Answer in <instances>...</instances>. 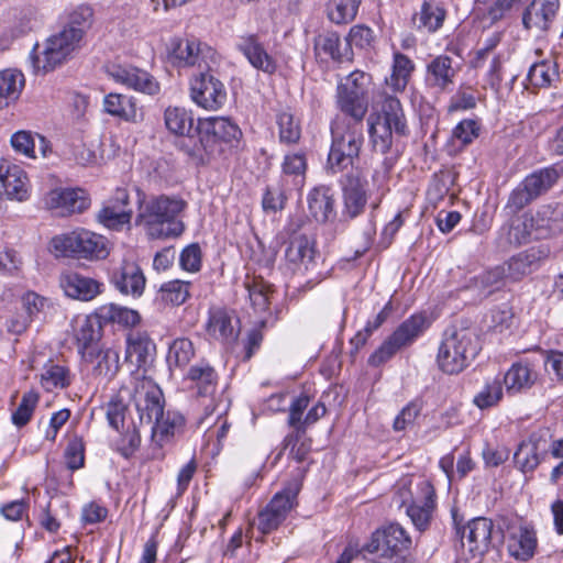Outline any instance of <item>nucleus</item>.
I'll use <instances>...</instances> for the list:
<instances>
[{
    "label": "nucleus",
    "instance_id": "1",
    "mask_svg": "<svg viewBox=\"0 0 563 563\" xmlns=\"http://www.w3.org/2000/svg\"><path fill=\"white\" fill-rule=\"evenodd\" d=\"M137 212L135 224L142 225L152 239L176 238L184 231L178 217L187 208V202L175 195H146L136 189Z\"/></svg>",
    "mask_w": 563,
    "mask_h": 563
},
{
    "label": "nucleus",
    "instance_id": "2",
    "mask_svg": "<svg viewBox=\"0 0 563 563\" xmlns=\"http://www.w3.org/2000/svg\"><path fill=\"white\" fill-rule=\"evenodd\" d=\"M331 147L327 159V168L332 174L341 173L351 167L360 158L364 142L363 124L345 118H336L331 124Z\"/></svg>",
    "mask_w": 563,
    "mask_h": 563
},
{
    "label": "nucleus",
    "instance_id": "3",
    "mask_svg": "<svg viewBox=\"0 0 563 563\" xmlns=\"http://www.w3.org/2000/svg\"><path fill=\"white\" fill-rule=\"evenodd\" d=\"M478 351V340L474 331L455 329L445 335L439 347V367L446 374H459L468 366Z\"/></svg>",
    "mask_w": 563,
    "mask_h": 563
},
{
    "label": "nucleus",
    "instance_id": "4",
    "mask_svg": "<svg viewBox=\"0 0 563 563\" xmlns=\"http://www.w3.org/2000/svg\"><path fill=\"white\" fill-rule=\"evenodd\" d=\"M82 42L66 29L36 44L31 54L35 73H49L70 59L81 47Z\"/></svg>",
    "mask_w": 563,
    "mask_h": 563
},
{
    "label": "nucleus",
    "instance_id": "5",
    "mask_svg": "<svg viewBox=\"0 0 563 563\" xmlns=\"http://www.w3.org/2000/svg\"><path fill=\"white\" fill-rule=\"evenodd\" d=\"M368 132L376 152L385 154L393 144V133L405 135L407 131L405 114L400 101L386 96L379 113L368 118Z\"/></svg>",
    "mask_w": 563,
    "mask_h": 563
},
{
    "label": "nucleus",
    "instance_id": "6",
    "mask_svg": "<svg viewBox=\"0 0 563 563\" xmlns=\"http://www.w3.org/2000/svg\"><path fill=\"white\" fill-rule=\"evenodd\" d=\"M372 76L361 70L347 75L336 88V104L351 121L362 122L368 110Z\"/></svg>",
    "mask_w": 563,
    "mask_h": 563
},
{
    "label": "nucleus",
    "instance_id": "7",
    "mask_svg": "<svg viewBox=\"0 0 563 563\" xmlns=\"http://www.w3.org/2000/svg\"><path fill=\"white\" fill-rule=\"evenodd\" d=\"M52 245L65 255L85 260H103L110 253L108 239L86 229L57 235Z\"/></svg>",
    "mask_w": 563,
    "mask_h": 563
},
{
    "label": "nucleus",
    "instance_id": "8",
    "mask_svg": "<svg viewBox=\"0 0 563 563\" xmlns=\"http://www.w3.org/2000/svg\"><path fill=\"white\" fill-rule=\"evenodd\" d=\"M558 178L559 173L555 168H543L532 173L511 191L506 208L510 212L517 213L539 196L547 192Z\"/></svg>",
    "mask_w": 563,
    "mask_h": 563
},
{
    "label": "nucleus",
    "instance_id": "9",
    "mask_svg": "<svg viewBox=\"0 0 563 563\" xmlns=\"http://www.w3.org/2000/svg\"><path fill=\"white\" fill-rule=\"evenodd\" d=\"M343 216L354 219L364 212L373 188L362 169H351L341 180Z\"/></svg>",
    "mask_w": 563,
    "mask_h": 563
},
{
    "label": "nucleus",
    "instance_id": "10",
    "mask_svg": "<svg viewBox=\"0 0 563 563\" xmlns=\"http://www.w3.org/2000/svg\"><path fill=\"white\" fill-rule=\"evenodd\" d=\"M410 544L411 540L405 529L398 523H390L377 529L365 549L377 558L390 560L409 549Z\"/></svg>",
    "mask_w": 563,
    "mask_h": 563
},
{
    "label": "nucleus",
    "instance_id": "11",
    "mask_svg": "<svg viewBox=\"0 0 563 563\" xmlns=\"http://www.w3.org/2000/svg\"><path fill=\"white\" fill-rule=\"evenodd\" d=\"M457 533L461 536L463 550L475 560V563L494 545V523L488 518H475L462 530L459 529Z\"/></svg>",
    "mask_w": 563,
    "mask_h": 563
},
{
    "label": "nucleus",
    "instance_id": "12",
    "mask_svg": "<svg viewBox=\"0 0 563 563\" xmlns=\"http://www.w3.org/2000/svg\"><path fill=\"white\" fill-rule=\"evenodd\" d=\"M132 399L139 412L141 426H151L164 411L163 393L152 379L145 377L136 379Z\"/></svg>",
    "mask_w": 563,
    "mask_h": 563
},
{
    "label": "nucleus",
    "instance_id": "13",
    "mask_svg": "<svg viewBox=\"0 0 563 563\" xmlns=\"http://www.w3.org/2000/svg\"><path fill=\"white\" fill-rule=\"evenodd\" d=\"M190 97L198 107L217 111L227 101V90L209 70H202L191 80Z\"/></svg>",
    "mask_w": 563,
    "mask_h": 563
},
{
    "label": "nucleus",
    "instance_id": "14",
    "mask_svg": "<svg viewBox=\"0 0 563 563\" xmlns=\"http://www.w3.org/2000/svg\"><path fill=\"white\" fill-rule=\"evenodd\" d=\"M0 186L10 201L25 202L31 197L32 186L26 172L3 157H0Z\"/></svg>",
    "mask_w": 563,
    "mask_h": 563
},
{
    "label": "nucleus",
    "instance_id": "15",
    "mask_svg": "<svg viewBox=\"0 0 563 563\" xmlns=\"http://www.w3.org/2000/svg\"><path fill=\"white\" fill-rule=\"evenodd\" d=\"M214 51L196 40H178L174 43L172 58L175 65L197 66L200 71L210 70Z\"/></svg>",
    "mask_w": 563,
    "mask_h": 563
},
{
    "label": "nucleus",
    "instance_id": "16",
    "mask_svg": "<svg viewBox=\"0 0 563 563\" xmlns=\"http://www.w3.org/2000/svg\"><path fill=\"white\" fill-rule=\"evenodd\" d=\"M316 257L314 242L306 234L290 236L285 250V265L292 274L303 275L313 265Z\"/></svg>",
    "mask_w": 563,
    "mask_h": 563
},
{
    "label": "nucleus",
    "instance_id": "17",
    "mask_svg": "<svg viewBox=\"0 0 563 563\" xmlns=\"http://www.w3.org/2000/svg\"><path fill=\"white\" fill-rule=\"evenodd\" d=\"M549 448L548 433L533 432L518 445L514 454L515 463L523 473L533 472L548 454Z\"/></svg>",
    "mask_w": 563,
    "mask_h": 563
},
{
    "label": "nucleus",
    "instance_id": "18",
    "mask_svg": "<svg viewBox=\"0 0 563 563\" xmlns=\"http://www.w3.org/2000/svg\"><path fill=\"white\" fill-rule=\"evenodd\" d=\"M108 75L115 82L142 93L153 96L159 91V84L151 74L132 65H110Z\"/></svg>",
    "mask_w": 563,
    "mask_h": 563
},
{
    "label": "nucleus",
    "instance_id": "19",
    "mask_svg": "<svg viewBox=\"0 0 563 563\" xmlns=\"http://www.w3.org/2000/svg\"><path fill=\"white\" fill-rule=\"evenodd\" d=\"M297 493L290 489L277 493L267 506L258 514L257 527L263 533L277 529L294 508Z\"/></svg>",
    "mask_w": 563,
    "mask_h": 563
},
{
    "label": "nucleus",
    "instance_id": "20",
    "mask_svg": "<svg viewBox=\"0 0 563 563\" xmlns=\"http://www.w3.org/2000/svg\"><path fill=\"white\" fill-rule=\"evenodd\" d=\"M561 8V0H532L522 13V24L526 30L547 33Z\"/></svg>",
    "mask_w": 563,
    "mask_h": 563
},
{
    "label": "nucleus",
    "instance_id": "21",
    "mask_svg": "<svg viewBox=\"0 0 563 563\" xmlns=\"http://www.w3.org/2000/svg\"><path fill=\"white\" fill-rule=\"evenodd\" d=\"M506 539L508 552L516 560L528 561L534 555L538 540L533 527L521 521L510 523Z\"/></svg>",
    "mask_w": 563,
    "mask_h": 563
},
{
    "label": "nucleus",
    "instance_id": "22",
    "mask_svg": "<svg viewBox=\"0 0 563 563\" xmlns=\"http://www.w3.org/2000/svg\"><path fill=\"white\" fill-rule=\"evenodd\" d=\"M538 366L539 362L530 358L515 362L503 379L507 394L517 395L532 388L539 378Z\"/></svg>",
    "mask_w": 563,
    "mask_h": 563
},
{
    "label": "nucleus",
    "instance_id": "23",
    "mask_svg": "<svg viewBox=\"0 0 563 563\" xmlns=\"http://www.w3.org/2000/svg\"><path fill=\"white\" fill-rule=\"evenodd\" d=\"M45 205L64 217L85 211L90 199L82 189H54L47 194Z\"/></svg>",
    "mask_w": 563,
    "mask_h": 563
},
{
    "label": "nucleus",
    "instance_id": "24",
    "mask_svg": "<svg viewBox=\"0 0 563 563\" xmlns=\"http://www.w3.org/2000/svg\"><path fill=\"white\" fill-rule=\"evenodd\" d=\"M453 58L448 55H438L432 58L426 68V85L437 92H444L454 85L457 68L453 65Z\"/></svg>",
    "mask_w": 563,
    "mask_h": 563
},
{
    "label": "nucleus",
    "instance_id": "25",
    "mask_svg": "<svg viewBox=\"0 0 563 563\" xmlns=\"http://www.w3.org/2000/svg\"><path fill=\"white\" fill-rule=\"evenodd\" d=\"M236 47L255 69L268 75L277 70L276 60L267 53L257 35L240 36Z\"/></svg>",
    "mask_w": 563,
    "mask_h": 563
},
{
    "label": "nucleus",
    "instance_id": "26",
    "mask_svg": "<svg viewBox=\"0 0 563 563\" xmlns=\"http://www.w3.org/2000/svg\"><path fill=\"white\" fill-rule=\"evenodd\" d=\"M111 283L121 294L140 297L144 291L146 279L136 263L124 261L112 272Z\"/></svg>",
    "mask_w": 563,
    "mask_h": 563
},
{
    "label": "nucleus",
    "instance_id": "27",
    "mask_svg": "<svg viewBox=\"0 0 563 563\" xmlns=\"http://www.w3.org/2000/svg\"><path fill=\"white\" fill-rule=\"evenodd\" d=\"M417 493L420 494L419 498L409 504L406 512L415 527L422 531L429 526L432 512L435 508V494L433 487L427 481L417 484Z\"/></svg>",
    "mask_w": 563,
    "mask_h": 563
},
{
    "label": "nucleus",
    "instance_id": "28",
    "mask_svg": "<svg viewBox=\"0 0 563 563\" xmlns=\"http://www.w3.org/2000/svg\"><path fill=\"white\" fill-rule=\"evenodd\" d=\"M78 351L85 361H92L97 342L101 336V325L97 318L77 317L74 325Z\"/></svg>",
    "mask_w": 563,
    "mask_h": 563
},
{
    "label": "nucleus",
    "instance_id": "29",
    "mask_svg": "<svg viewBox=\"0 0 563 563\" xmlns=\"http://www.w3.org/2000/svg\"><path fill=\"white\" fill-rule=\"evenodd\" d=\"M60 287L68 297L91 300L101 292V284L76 272H65L59 277Z\"/></svg>",
    "mask_w": 563,
    "mask_h": 563
},
{
    "label": "nucleus",
    "instance_id": "30",
    "mask_svg": "<svg viewBox=\"0 0 563 563\" xmlns=\"http://www.w3.org/2000/svg\"><path fill=\"white\" fill-rule=\"evenodd\" d=\"M187 378L195 384L198 396L209 398V402L205 405L207 413L214 411L212 404L218 377L213 367L201 362L190 367Z\"/></svg>",
    "mask_w": 563,
    "mask_h": 563
},
{
    "label": "nucleus",
    "instance_id": "31",
    "mask_svg": "<svg viewBox=\"0 0 563 563\" xmlns=\"http://www.w3.org/2000/svg\"><path fill=\"white\" fill-rule=\"evenodd\" d=\"M208 333L222 342H234L239 335V320L224 309H214L210 311L207 323Z\"/></svg>",
    "mask_w": 563,
    "mask_h": 563
},
{
    "label": "nucleus",
    "instance_id": "32",
    "mask_svg": "<svg viewBox=\"0 0 563 563\" xmlns=\"http://www.w3.org/2000/svg\"><path fill=\"white\" fill-rule=\"evenodd\" d=\"M538 239H547L562 231L563 207L545 205L529 213Z\"/></svg>",
    "mask_w": 563,
    "mask_h": 563
},
{
    "label": "nucleus",
    "instance_id": "33",
    "mask_svg": "<svg viewBox=\"0 0 563 563\" xmlns=\"http://www.w3.org/2000/svg\"><path fill=\"white\" fill-rule=\"evenodd\" d=\"M185 424L184 417L176 411H163L150 427L152 440L158 446H163L173 437L183 431Z\"/></svg>",
    "mask_w": 563,
    "mask_h": 563
},
{
    "label": "nucleus",
    "instance_id": "34",
    "mask_svg": "<svg viewBox=\"0 0 563 563\" xmlns=\"http://www.w3.org/2000/svg\"><path fill=\"white\" fill-rule=\"evenodd\" d=\"M178 147L196 164H205L209 156L218 151L210 143V136H207L206 132L201 133L198 128L197 132L183 135L178 141Z\"/></svg>",
    "mask_w": 563,
    "mask_h": 563
},
{
    "label": "nucleus",
    "instance_id": "35",
    "mask_svg": "<svg viewBox=\"0 0 563 563\" xmlns=\"http://www.w3.org/2000/svg\"><path fill=\"white\" fill-rule=\"evenodd\" d=\"M308 210L318 222H327L335 217L334 198L325 186L313 188L308 197Z\"/></svg>",
    "mask_w": 563,
    "mask_h": 563
},
{
    "label": "nucleus",
    "instance_id": "36",
    "mask_svg": "<svg viewBox=\"0 0 563 563\" xmlns=\"http://www.w3.org/2000/svg\"><path fill=\"white\" fill-rule=\"evenodd\" d=\"M25 86L24 75L13 68L0 70V110L15 103Z\"/></svg>",
    "mask_w": 563,
    "mask_h": 563
},
{
    "label": "nucleus",
    "instance_id": "37",
    "mask_svg": "<svg viewBox=\"0 0 563 563\" xmlns=\"http://www.w3.org/2000/svg\"><path fill=\"white\" fill-rule=\"evenodd\" d=\"M307 159L305 154L292 153L284 157L280 181L292 189H301L306 181Z\"/></svg>",
    "mask_w": 563,
    "mask_h": 563
},
{
    "label": "nucleus",
    "instance_id": "38",
    "mask_svg": "<svg viewBox=\"0 0 563 563\" xmlns=\"http://www.w3.org/2000/svg\"><path fill=\"white\" fill-rule=\"evenodd\" d=\"M126 343L125 358L137 367L146 365L155 353V344L146 333L133 332Z\"/></svg>",
    "mask_w": 563,
    "mask_h": 563
},
{
    "label": "nucleus",
    "instance_id": "39",
    "mask_svg": "<svg viewBox=\"0 0 563 563\" xmlns=\"http://www.w3.org/2000/svg\"><path fill=\"white\" fill-rule=\"evenodd\" d=\"M445 15V10L440 5L423 1L420 10L412 16V24L420 32L434 33L443 25Z\"/></svg>",
    "mask_w": 563,
    "mask_h": 563
},
{
    "label": "nucleus",
    "instance_id": "40",
    "mask_svg": "<svg viewBox=\"0 0 563 563\" xmlns=\"http://www.w3.org/2000/svg\"><path fill=\"white\" fill-rule=\"evenodd\" d=\"M103 108L107 113L129 122H137L142 117L133 98L121 93L107 95Z\"/></svg>",
    "mask_w": 563,
    "mask_h": 563
},
{
    "label": "nucleus",
    "instance_id": "41",
    "mask_svg": "<svg viewBox=\"0 0 563 563\" xmlns=\"http://www.w3.org/2000/svg\"><path fill=\"white\" fill-rule=\"evenodd\" d=\"M428 328L424 314H412L406 319L389 336L399 349L411 345Z\"/></svg>",
    "mask_w": 563,
    "mask_h": 563
},
{
    "label": "nucleus",
    "instance_id": "42",
    "mask_svg": "<svg viewBox=\"0 0 563 563\" xmlns=\"http://www.w3.org/2000/svg\"><path fill=\"white\" fill-rule=\"evenodd\" d=\"M501 233L506 234L507 242L515 246L539 240L529 213L512 219L508 225L501 228Z\"/></svg>",
    "mask_w": 563,
    "mask_h": 563
},
{
    "label": "nucleus",
    "instance_id": "43",
    "mask_svg": "<svg viewBox=\"0 0 563 563\" xmlns=\"http://www.w3.org/2000/svg\"><path fill=\"white\" fill-rule=\"evenodd\" d=\"M527 80L534 88H549L560 80L558 64L554 59H544L531 65Z\"/></svg>",
    "mask_w": 563,
    "mask_h": 563
},
{
    "label": "nucleus",
    "instance_id": "44",
    "mask_svg": "<svg viewBox=\"0 0 563 563\" xmlns=\"http://www.w3.org/2000/svg\"><path fill=\"white\" fill-rule=\"evenodd\" d=\"M415 70L413 62L401 53L394 54L391 74L386 78L387 86L394 92H402L411 78Z\"/></svg>",
    "mask_w": 563,
    "mask_h": 563
},
{
    "label": "nucleus",
    "instance_id": "45",
    "mask_svg": "<svg viewBox=\"0 0 563 563\" xmlns=\"http://www.w3.org/2000/svg\"><path fill=\"white\" fill-rule=\"evenodd\" d=\"M93 22V9L91 5L81 3L69 10L67 13V21L63 29H66L71 34H76L82 42L87 31L91 27Z\"/></svg>",
    "mask_w": 563,
    "mask_h": 563
},
{
    "label": "nucleus",
    "instance_id": "46",
    "mask_svg": "<svg viewBox=\"0 0 563 563\" xmlns=\"http://www.w3.org/2000/svg\"><path fill=\"white\" fill-rule=\"evenodd\" d=\"M165 125L167 130L176 135H185L190 132H197L194 126L192 113L181 107H168L164 113Z\"/></svg>",
    "mask_w": 563,
    "mask_h": 563
},
{
    "label": "nucleus",
    "instance_id": "47",
    "mask_svg": "<svg viewBox=\"0 0 563 563\" xmlns=\"http://www.w3.org/2000/svg\"><path fill=\"white\" fill-rule=\"evenodd\" d=\"M207 136H210V143L218 147V142H231L238 140L241 135L240 128L227 118H213L207 123L205 130Z\"/></svg>",
    "mask_w": 563,
    "mask_h": 563
},
{
    "label": "nucleus",
    "instance_id": "48",
    "mask_svg": "<svg viewBox=\"0 0 563 563\" xmlns=\"http://www.w3.org/2000/svg\"><path fill=\"white\" fill-rule=\"evenodd\" d=\"M73 375L68 367L48 362L44 365L41 374V384L47 391L63 389L71 384Z\"/></svg>",
    "mask_w": 563,
    "mask_h": 563
},
{
    "label": "nucleus",
    "instance_id": "49",
    "mask_svg": "<svg viewBox=\"0 0 563 563\" xmlns=\"http://www.w3.org/2000/svg\"><path fill=\"white\" fill-rule=\"evenodd\" d=\"M98 317L107 322H115L123 327H135L141 321L140 313L126 307L115 303L104 305L99 308Z\"/></svg>",
    "mask_w": 563,
    "mask_h": 563
},
{
    "label": "nucleus",
    "instance_id": "50",
    "mask_svg": "<svg viewBox=\"0 0 563 563\" xmlns=\"http://www.w3.org/2000/svg\"><path fill=\"white\" fill-rule=\"evenodd\" d=\"M245 288L255 312L266 311L271 302V295L273 294L272 285L263 278L253 277L245 282Z\"/></svg>",
    "mask_w": 563,
    "mask_h": 563
},
{
    "label": "nucleus",
    "instance_id": "51",
    "mask_svg": "<svg viewBox=\"0 0 563 563\" xmlns=\"http://www.w3.org/2000/svg\"><path fill=\"white\" fill-rule=\"evenodd\" d=\"M133 216L132 209L121 208L119 205L108 202L98 213V221L111 230H121L129 224Z\"/></svg>",
    "mask_w": 563,
    "mask_h": 563
},
{
    "label": "nucleus",
    "instance_id": "52",
    "mask_svg": "<svg viewBox=\"0 0 563 563\" xmlns=\"http://www.w3.org/2000/svg\"><path fill=\"white\" fill-rule=\"evenodd\" d=\"M503 383L498 377L487 379L474 396L473 402L481 410L496 407L503 399Z\"/></svg>",
    "mask_w": 563,
    "mask_h": 563
},
{
    "label": "nucleus",
    "instance_id": "53",
    "mask_svg": "<svg viewBox=\"0 0 563 563\" xmlns=\"http://www.w3.org/2000/svg\"><path fill=\"white\" fill-rule=\"evenodd\" d=\"M91 363L93 365V374L107 379H111L118 373L119 353L114 350L107 349L104 351H95Z\"/></svg>",
    "mask_w": 563,
    "mask_h": 563
},
{
    "label": "nucleus",
    "instance_id": "54",
    "mask_svg": "<svg viewBox=\"0 0 563 563\" xmlns=\"http://www.w3.org/2000/svg\"><path fill=\"white\" fill-rule=\"evenodd\" d=\"M190 286L189 282L179 279L164 283L159 288L161 300L167 305L180 306L189 298Z\"/></svg>",
    "mask_w": 563,
    "mask_h": 563
},
{
    "label": "nucleus",
    "instance_id": "55",
    "mask_svg": "<svg viewBox=\"0 0 563 563\" xmlns=\"http://www.w3.org/2000/svg\"><path fill=\"white\" fill-rule=\"evenodd\" d=\"M361 0H333L328 7V18L335 24H345L356 16Z\"/></svg>",
    "mask_w": 563,
    "mask_h": 563
},
{
    "label": "nucleus",
    "instance_id": "56",
    "mask_svg": "<svg viewBox=\"0 0 563 563\" xmlns=\"http://www.w3.org/2000/svg\"><path fill=\"white\" fill-rule=\"evenodd\" d=\"M279 128V140L283 143H297L300 139L301 129L299 121L289 110L280 111L277 115Z\"/></svg>",
    "mask_w": 563,
    "mask_h": 563
},
{
    "label": "nucleus",
    "instance_id": "57",
    "mask_svg": "<svg viewBox=\"0 0 563 563\" xmlns=\"http://www.w3.org/2000/svg\"><path fill=\"white\" fill-rule=\"evenodd\" d=\"M123 394L132 397L129 389L122 388L111 398L107 406V419L109 424L118 431L124 424L125 412L128 409Z\"/></svg>",
    "mask_w": 563,
    "mask_h": 563
},
{
    "label": "nucleus",
    "instance_id": "58",
    "mask_svg": "<svg viewBox=\"0 0 563 563\" xmlns=\"http://www.w3.org/2000/svg\"><path fill=\"white\" fill-rule=\"evenodd\" d=\"M195 354L194 345L186 338L176 339L169 346L167 361L169 365L183 367L187 365Z\"/></svg>",
    "mask_w": 563,
    "mask_h": 563
},
{
    "label": "nucleus",
    "instance_id": "59",
    "mask_svg": "<svg viewBox=\"0 0 563 563\" xmlns=\"http://www.w3.org/2000/svg\"><path fill=\"white\" fill-rule=\"evenodd\" d=\"M292 190L283 185L280 181L277 185L268 186L263 195L262 206L266 212H276L284 209L287 196L286 191Z\"/></svg>",
    "mask_w": 563,
    "mask_h": 563
},
{
    "label": "nucleus",
    "instance_id": "60",
    "mask_svg": "<svg viewBox=\"0 0 563 563\" xmlns=\"http://www.w3.org/2000/svg\"><path fill=\"white\" fill-rule=\"evenodd\" d=\"M38 402V394L30 390L25 393L16 410L12 413V422L18 427L25 426Z\"/></svg>",
    "mask_w": 563,
    "mask_h": 563
},
{
    "label": "nucleus",
    "instance_id": "61",
    "mask_svg": "<svg viewBox=\"0 0 563 563\" xmlns=\"http://www.w3.org/2000/svg\"><path fill=\"white\" fill-rule=\"evenodd\" d=\"M65 461L69 470L76 471L85 465V443L82 438L74 435L65 449Z\"/></svg>",
    "mask_w": 563,
    "mask_h": 563
},
{
    "label": "nucleus",
    "instance_id": "62",
    "mask_svg": "<svg viewBox=\"0 0 563 563\" xmlns=\"http://www.w3.org/2000/svg\"><path fill=\"white\" fill-rule=\"evenodd\" d=\"M340 37L335 32H327L320 34L314 40V48L318 54H324L332 59H339L341 57L340 51Z\"/></svg>",
    "mask_w": 563,
    "mask_h": 563
},
{
    "label": "nucleus",
    "instance_id": "63",
    "mask_svg": "<svg viewBox=\"0 0 563 563\" xmlns=\"http://www.w3.org/2000/svg\"><path fill=\"white\" fill-rule=\"evenodd\" d=\"M179 264L184 271L196 273L201 267V250L197 243L186 246L179 256Z\"/></svg>",
    "mask_w": 563,
    "mask_h": 563
},
{
    "label": "nucleus",
    "instance_id": "64",
    "mask_svg": "<svg viewBox=\"0 0 563 563\" xmlns=\"http://www.w3.org/2000/svg\"><path fill=\"white\" fill-rule=\"evenodd\" d=\"M422 407L421 404L417 400L409 402L395 418L394 421V430L402 431L408 426L412 424L416 418L419 416Z\"/></svg>",
    "mask_w": 563,
    "mask_h": 563
}]
</instances>
